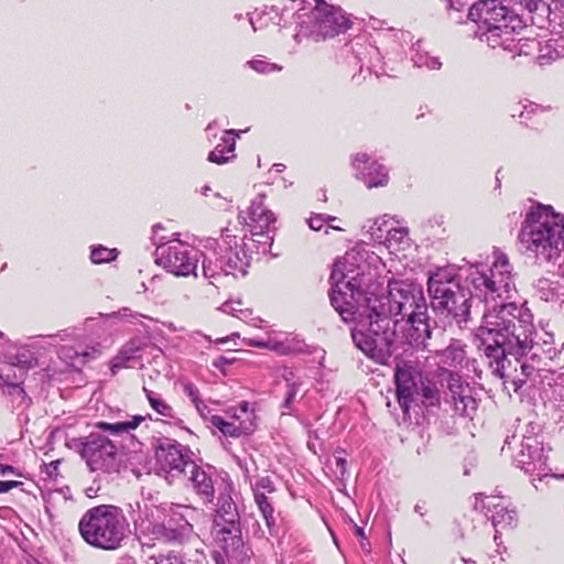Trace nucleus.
Listing matches in <instances>:
<instances>
[{"label": "nucleus", "mask_w": 564, "mask_h": 564, "mask_svg": "<svg viewBox=\"0 0 564 564\" xmlns=\"http://www.w3.org/2000/svg\"><path fill=\"white\" fill-rule=\"evenodd\" d=\"M352 272L346 260L336 261L328 295L345 323L367 326L366 330H351L356 347L379 364H386L399 345L426 348L432 326L422 286L391 281L387 293L377 294L362 289L361 278L349 275Z\"/></svg>", "instance_id": "obj_1"}, {"label": "nucleus", "mask_w": 564, "mask_h": 564, "mask_svg": "<svg viewBox=\"0 0 564 564\" xmlns=\"http://www.w3.org/2000/svg\"><path fill=\"white\" fill-rule=\"evenodd\" d=\"M477 348L492 375L511 378L512 356L519 364L521 377L513 379L516 389L521 388L540 365L554 360L561 351L552 329L541 325L536 328L533 314L527 302L501 303L488 308L476 329Z\"/></svg>", "instance_id": "obj_2"}, {"label": "nucleus", "mask_w": 564, "mask_h": 564, "mask_svg": "<svg viewBox=\"0 0 564 564\" xmlns=\"http://www.w3.org/2000/svg\"><path fill=\"white\" fill-rule=\"evenodd\" d=\"M514 276L508 257L500 251H495L490 268L480 270L477 267L469 273L468 289L460 285L454 268H440L427 282L431 306L437 314L452 317L460 325L469 318L473 297L487 305L492 303V307L508 303L512 293L517 292Z\"/></svg>", "instance_id": "obj_3"}, {"label": "nucleus", "mask_w": 564, "mask_h": 564, "mask_svg": "<svg viewBox=\"0 0 564 564\" xmlns=\"http://www.w3.org/2000/svg\"><path fill=\"white\" fill-rule=\"evenodd\" d=\"M448 10L462 12L468 10V18L477 23L475 36L494 51L511 58L530 55L539 43L524 36L527 25L522 18L500 0H480L469 4L470 0H443Z\"/></svg>", "instance_id": "obj_4"}, {"label": "nucleus", "mask_w": 564, "mask_h": 564, "mask_svg": "<svg viewBox=\"0 0 564 564\" xmlns=\"http://www.w3.org/2000/svg\"><path fill=\"white\" fill-rule=\"evenodd\" d=\"M520 245L536 260L561 263L564 259V219L551 206L531 207L522 223Z\"/></svg>", "instance_id": "obj_5"}, {"label": "nucleus", "mask_w": 564, "mask_h": 564, "mask_svg": "<svg viewBox=\"0 0 564 564\" xmlns=\"http://www.w3.org/2000/svg\"><path fill=\"white\" fill-rule=\"evenodd\" d=\"M232 488L228 487L217 498L213 513L212 533L226 561L234 564L250 562L252 551L246 543L241 530V517L238 506L231 497Z\"/></svg>", "instance_id": "obj_6"}, {"label": "nucleus", "mask_w": 564, "mask_h": 564, "mask_svg": "<svg viewBox=\"0 0 564 564\" xmlns=\"http://www.w3.org/2000/svg\"><path fill=\"white\" fill-rule=\"evenodd\" d=\"M78 530L89 545L102 550H117L127 536L129 522L121 508L100 505L83 514Z\"/></svg>", "instance_id": "obj_7"}, {"label": "nucleus", "mask_w": 564, "mask_h": 564, "mask_svg": "<svg viewBox=\"0 0 564 564\" xmlns=\"http://www.w3.org/2000/svg\"><path fill=\"white\" fill-rule=\"evenodd\" d=\"M69 446L79 454L91 473L113 475L124 467L122 448L99 432L73 438Z\"/></svg>", "instance_id": "obj_8"}, {"label": "nucleus", "mask_w": 564, "mask_h": 564, "mask_svg": "<svg viewBox=\"0 0 564 564\" xmlns=\"http://www.w3.org/2000/svg\"><path fill=\"white\" fill-rule=\"evenodd\" d=\"M161 229L160 224L153 226V241L156 245L155 262L176 276L194 275L197 278L202 251L180 239L164 242L163 238L158 237V230Z\"/></svg>", "instance_id": "obj_9"}, {"label": "nucleus", "mask_w": 564, "mask_h": 564, "mask_svg": "<svg viewBox=\"0 0 564 564\" xmlns=\"http://www.w3.org/2000/svg\"><path fill=\"white\" fill-rule=\"evenodd\" d=\"M547 455L545 454L543 435L541 426L530 422L527 424L520 442L519 451L513 455V464L523 470L524 474L532 477V484L538 489L535 480L542 481L544 478H558L551 474L547 466Z\"/></svg>", "instance_id": "obj_10"}, {"label": "nucleus", "mask_w": 564, "mask_h": 564, "mask_svg": "<svg viewBox=\"0 0 564 564\" xmlns=\"http://www.w3.org/2000/svg\"><path fill=\"white\" fill-rule=\"evenodd\" d=\"M160 509L165 519L152 527V533L158 540L183 544L194 536V529L187 516V513L193 512L189 507L171 503L162 505Z\"/></svg>", "instance_id": "obj_11"}, {"label": "nucleus", "mask_w": 564, "mask_h": 564, "mask_svg": "<svg viewBox=\"0 0 564 564\" xmlns=\"http://www.w3.org/2000/svg\"><path fill=\"white\" fill-rule=\"evenodd\" d=\"M155 464L158 470L166 477H180L186 475L188 467L193 464L192 451L169 437H162L156 441L154 446Z\"/></svg>", "instance_id": "obj_12"}, {"label": "nucleus", "mask_w": 564, "mask_h": 564, "mask_svg": "<svg viewBox=\"0 0 564 564\" xmlns=\"http://www.w3.org/2000/svg\"><path fill=\"white\" fill-rule=\"evenodd\" d=\"M214 243L220 251L227 275L245 276L250 265V257L245 250V245L239 243L237 237L230 235L228 228L223 230L221 241H214Z\"/></svg>", "instance_id": "obj_13"}, {"label": "nucleus", "mask_w": 564, "mask_h": 564, "mask_svg": "<svg viewBox=\"0 0 564 564\" xmlns=\"http://www.w3.org/2000/svg\"><path fill=\"white\" fill-rule=\"evenodd\" d=\"M447 392H445V403L448 404L455 414L463 417H473L476 413L478 403L473 395V388L462 381L457 373L451 372L447 379Z\"/></svg>", "instance_id": "obj_14"}, {"label": "nucleus", "mask_w": 564, "mask_h": 564, "mask_svg": "<svg viewBox=\"0 0 564 564\" xmlns=\"http://www.w3.org/2000/svg\"><path fill=\"white\" fill-rule=\"evenodd\" d=\"M424 377L413 366L398 365L394 371V382L398 403L404 414L409 413L413 399L417 394L419 387Z\"/></svg>", "instance_id": "obj_15"}, {"label": "nucleus", "mask_w": 564, "mask_h": 564, "mask_svg": "<svg viewBox=\"0 0 564 564\" xmlns=\"http://www.w3.org/2000/svg\"><path fill=\"white\" fill-rule=\"evenodd\" d=\"M265 196L259 194L252 202L248 210L249 221L247 225L250 227L252 236L265 237L263 243L273 241V232L275 230V216L264 205Z\"/></svg>", "instance_id": "obj_16"}, {"label": "nucleus", "mask_w": 564, "mask_h": 564, "mask_svg": "<svg viewBox=\"0 0 564 564\" xmlns=\"http://www.w3.org/2000/svg\"><path fill=\"white\" fill-rule=\"evenodd\" d=\"M188 486L204 502L212 503L215 498V477L212 466H199L195 462L188 467Z\"/></svg>", "instance_id": "obj_17"}, {"label": "nucleus", "mask_w": 564, "mask_h": 564, "mask_svg": "<svg viewBox=\"0 0 564 564\" xmlns=\"http://www.w3.org/2000/svg\"><path fill=\"white\" fill-rule=\"evenodd\" d=\"M352 166L356 170V175L360 178L368 188L386 186L389 181L387 169L379 164L365 153L356 154Z\"/></svg>", "instance_id": "obj_18"}, {"label": "nucleus", "mask_w": 564, "mask_h": 564, "mask_svg": "<svg viewBox=\"0 0 564 564\" xmlns=\"http://www.w3.org/2000/svg\"><path fill=\"white\" fill-rule=\"evenodd\" d=\"M149 340L142 337H133L128 340L110 361L111 372L129 367L130 362L140 358V352L148 346Z\"/></svg>", "instance_id": "obj_19"}, {"label": "nucleus", "mask_w": 564, "mask_h": 564, "mask_svg": "<svg viewBox=\"0 0 564 564\" xmlns=\"http://www.w3.org/2000/svg\"><path fill=\"white\" fill-rule=\"evenodd\" d=\"M243 131L229 129L226 130L221 137V143L217 144L208 154V161L216 164H225L231 161L236 154V139L239 138Z\"/></svg>", "instance_id": "obj_20"}, {"label": "nucleus", "mask_w": 564, "mask_h": 564, "mask_svg": "<svg viewBox=\"0 0 564 564\" xmlns=\"http://www.w3.org/2000/svg\"><path fill=\"white\" fill-rule=\"evenodd\" d=\"M487 499L482 508L487 510L486 516L491 520L492 525L501 529L511 528L517 521L516 510L509 509L500 501L495 502V498L487 497Z\"/></svg>", "instance_id": "obj_21"}, {"label": "nucleus", "mask_w": 564, "mask_h": 564, "mask_svg": "<svg viewBox=\"0 0 564 564\" xmlns=\"http://www.w3.org/2000/svg\"><path fill=\"white\" fill-rule=\"evenodd\" d=\"M209 423L224 436L232 438H238L242 435H250L256 427V425L252 423V420H243L239 423H236L235 421H226L220 415H212L209 417Z\"/></svg>", "instance_id": "obj_22"}, {"label": "nucleus", "mask_w": 564, "mask_h": 564, "mask_svg": "<svg viewBox=\"0 0 564 564\" xmlns=\"http://www.w3.org/2000/svg\"><path fill=\"white\" fill-rule=\"evenodd\" d=\"M533 288L535 295L539 296L540 300L560 306L564 304V284L558 280L539 278L534 282Z\"/></svg>", "instance_id": "obj_23"}, {"label": "nucleus", "mask_w": 564, "mask_h": 564, "mask_svg": "<svg viewBox=\"0 0 564 564\" xmlns=\"http://www.w3.org/2000/svg\"><path fill=\"white\" fill-rule=\"evenodd\" d=\"M202 274L210 284L217 285L221 278L227 276L219 249L209 253L202 252Z\"/></svg>", "instance_id": "obj_24"}, {"label": "nucleus", "mask_w": 564, "mask_h": 564, "mask_svg": "<svg viewBox=\"0 0 564 564\" xmlns=\"http://www.w3.org/2000/svg\"><path fill=\"white\" fill-rule=\"evenodd\" d=\"M0 380L2 391L10 397L13 408L26 409L31 404V399L26 395L21 381H9V375H0Z\"/></svg>", "instance_id": "obj_25"}, {"label": "nucleus", "mask_w": 564, "mask_h": 564, "mask_svg": "<svg viewBox=\"0 0 564 564\" xmlns=\"http://www.w3.org/2000/svg\"><path fill=\"white\" fill-rule=\"evenodd\" d=\"M417 394L413 399L412 406H438L441 403V395L436 383L427 378H424L421 382Z\"/></svg>", "instance_id": "obj_26"}, {"label": "nucleus", "mask_w": 564, "mask_h": 564, "mask_svg": "<svg viewBox=\"0 0 564 564\" xmlns=\"http://www.w3.org/2000/svg\"><path fill=\"white\" fill-rule=\"evenodd\" d=\"M129 517L132 520L135 528L150 529L152 524L151 518H153V510L145 501H135L129 503L128 510Z\"/></svg>", "instance_id": "obj_27"}, {"label": "nucleus", "mask_w": 564, "mask_h": 564, "mask_svg": "<svg viewBox=\"0 0 564 564\" xmlns=\"http://www.w3.org/2000/svg\"><path fill=\"white\" fill-rule=\"evenodd\" d=\"M465 345L458 339H452L441 352L442 361L451 367L460 366L466 358Z\"/></svg>", "instance_id": "obj_28"}, {"label": "nucleus", "mask_w": 564, "mask_h": 564, "mask_svg": "<svg viewBox=\"0 0 564 564\" xmlns=\"http://www.w3.org/2000/svg\"><path fill=\"white\" fill-rule=\"evenodd\" d=\"M254 502L261 512L262 517L265 520V524L270 531V533L273 535L276 533V527H275V517H274V508L270 499L267 497L264 492H256L253 495Z\"/></svg>", "instance_id": "obj_29"}, {"label": "nucleus", "mask_w": 564, "mask_h": 564, "mask_svg": "<svg viewBox=\"0 0 564 564\" xmlns=\"http://www.w3.org/2000/svg\"><path fill=\"white\" fill-rule=\"evenodd\" d=\"M144 420L142 415H134L129 421H121V422H115V423H108V422H97L96 427L99 430L109 432L112 435H119L123 433H129L132 430H135L141 422Z\"/></svg>", "instance_id": "obj_30"}, {"label": "nucleus", "mask_w": 564, "mask_h": 564, "mask_svg": "<svg viewBox=\"0 0 564 564\" xmlns=\"http://www.w3.org/2000/svg\"><path fill=\"white\" fill-rule=\"evenodd\" d=\"M411 51V59L416 67H426L427 69L441 68L442 63L440 62L438 57L430 56L427 52L422 50L420 42L413 45Z\"/></svg>", "instance_id": "obj_31"}, {"label": "nucleus", "mask_w": 564, "mask_h": 564, "mask_svg": "<svg viewBox=\"0 0 564 564\" xmlns=\"http://www.w3.org/2000/svg\"><path fill=\"white\" fill-rule=\"evenodd\" d=\"M143 392L150 403V406L160 415L175 419V413L173 408L160 397V394L153 392L152 390L143 387Z\"/></svg>", "instance_id": "obj_32"}, {"label": "nucleus", "mask_w": 564, "mask_h": 564, "mask_svg": "<svg viewBox=\"0 0 564 564\" xmlns=\"http://www.w3.org/2000/svg\"><path fill=\"white\" fill-rule=\"evenodd\" d=\"M242 304L243 303L241 300H229L221 304L220 311L226 314L232 315L241 321H245L251 316L252 311L249 308H243Z\"/></svg>", "instance_id": "obj_33"}, {"label": "nucleus", "mask_w": 564, "mask_h": 564, "mask_svg": "<svg viewBox=\"0 0 564 564\" xmlns=\"http://www.w3.org/2000/svg\"><path fill=\"white\" fill-rule=\"evenodd\" d=\"M118 257L117 249H110L101 245L91 248L90 259L96 264L108 263Z\"/></svg>", "instance_id": "obj_34"}, {"label": "nucleus", "mask_w": 564, "mask_h": 564, "mask_svg": "<svg viewBox=\"0 0 564 564\" xmlns=\"http://www.w3.org/2000/svg\"><path fill=\"white\" fill-rule=\"evenodd\" d=\"M274 13L275 17L279 15V10L274 7L270 8V11L263 10L261 12H253L249 17L250 25L252 26L253 31H257L259 29H263L268 25V21L265 19L267 15Z\"/></svg>", "instance_id": "obj_35"}, {"label": "nucleus", "mask_w": 564, "mask_h": 564, "mask_svg": "<svg viewBox=\"0 0 564 564\" xmlns=\"http://www.w3.org/2000/svg\"><path fill=\"white\" fill-rule=\"evenodd\" d=\"M269 350L274 351L282 356H288V355L299 352L301 349L299 347H296L295 344H293L289 340L281 341V340H271L270 339Z\"/></svg>", "instance_id": "obj_36"}, {"label": "nucleus", "mask_w": 564, "mask_h": 564, "mask_svg": "<svg viewBox=\"0 0 564 564\" xmlns=\"http://www.w3.org/2000/svg\"><path fill=\"white\" fill-rule=\"evenodd\" d=\"M286 393L284 401L282 403L283 414H291L292 413V404L294 402V399L300 390V383L297 382H289L286 384Z\"/></svg>", "instance_id": "obj_37"}, {"label": "nucleus", "mask_w": 564, "mask_h": 564, "mask_svg": "<svg viewBox=\"0 0 564 564\" xmlns=\"http://www.w3.org/2000/svg\"><path fill=\"white\" fill-rule=\"evenodd\" d=\"M247 64L249 65L250 68L260 74H269L282 69V67L278 64L269 63L264 59H251Z\"/></svg>", "instance_id": "obj_38"}, {"label": "nucleus", "mask_w": 564, "mask_h": 564, "mask_svg": "<svg viewBox=\"0 0 564 564\" xmlns=\"http://www.w3.org/2000/svg\"><path fill=\"white\" fill-rule=\"evenodd\" d=\"M11 360V366H18L23 370L31 368L34 364V358L29 351L17 352Z\"/></svg>", "instance_id": "obj_39"}, {"label": "nucleus", "mask_w": 564, "mask_h": 564, "mask_svg": "<svg viewBox=\"0 0 564 564\" xmlns=\"http://www.w3.org/2000/svg\"><path fill=\"white\" fill-rule=\"evenodd\" d=\"M251 488L253 495H256V492L272 494L276 490L273 480L269 476L259 478L253 485H251Z\"/></svg>", "instance_id": "obj_40"}, {"label": "nucleus", "mask_w": 564, "mask_h": 564, "mask_svg": "<svg viewBox=\"0 0 564 564\" xmlns=\"http://www.w3.org/2000/svg\"><path fill=\"white\" fill-rule=\"evenodd\" d=\"M521 6H523L528 11H547L550 9L551 0H516Z\"/></svg>", "instance_id": "obj_41"}, {"label": "nucleus", "mask_w": 564, "mask_h": 564, "mask_svg": "<svg viewBox=\"0 0 564 564\" xmlns=\"http://www.w3.org/2000/svg\"><path fill=\"white\" fill-rule=\"evenodd\" d=\"M336 218L325 214H313L308 219L307 224L312 230H321L326 223L333 221Z\"/></svg>", "instance_id": "obj_42"}, {"label": "nucleus", "mask_w": 564, "mask_h": 564, "mask_svg": "<svg viewBox=\"0 0 564 564\" xmlns=\"http://www.w3.org/2000/svg\"><path fill=\"white\" fill-rule=\"evenodd\" d=\"M184 393L191 399L193 404L197 403L200 399V392L198 388L189 381L182 382Z\"/></svg>", "instance_id": "obj_43"}, {"label": "nucleus", "mask_w": 564, "mask_h": 564, "mask_svg": "<svg viewBox=\"0 0 564 564\" xmlns=\"http://www.w3.org/2000/svg\"><path fill=\"white\" fill-rule=\"evenodd\" d=\"M156 564H191V561H185L182 555L169 553L160 556Z\"/></svg>", "instance_id": "obj_44"}, {"label": "nucleus", "mask_w": 564, "mask_h": 564, "mask_svg": "<svg viewBox=\"0 0 564 564\" xmlns=\"http://www.w3.org/2000/svg\"><path fill=\"white\" fill-rule=\"evenodd\" d=\"M408 229L406 228H392L387 230L386 239L391 243L394 242H402V240L406 237Z\"/></svg>", "instance_id": "obj_45"}, {"label": "nucleus", "mask_w": 564, "mask_h": 564, "mask_svg": "<svg viewBox=\"0 0 564 564\" xmlns=\"http://www.w3.org/2000/svg\"><path fill=\"white\" fill-rule=\"evenodd\" d=\"M118 317L121 319H126L130 322L131 324H137V322H140V317H144L143 315L139 313H133L130 308L123 307L119 310L117 313H115Z\"/></svg>", "instance_id": "obj_46"}, {"label": "nucleus", "mask_w": 564, "mask_h": 564, "mask_svg": "<svg viewBox=\"0 0 564 564\" xmlns=\"http://www.w3.org/2000/svg\"><path fill=\"white\" fill-rule=\"evenodd\" d=\"M46 337L52 338V339H59L62 341L72 340L76 337V329L75 328H65L55 334L47 335Z\"/></svg>", "instance_id": "obj_47"}, {"label": "nucleus", "mask_w": 564, "mask_h": 564, "mask_svg": "<svg viewBox=\"0 0 564 564\" xmlns=\"http://www.w3.org/2000/svg\"><path fill=\"white\" fill-rule=\"evenodd\" d=\"M199 415L207 422H209V417L213 415L212 410L208 408V405L203 401L199 400L197 403L194 404Z\"/></svg>", "instance_id": "obj_48"}, {"label": "nucleus", "mask_w": 564, "mask_h": 564, "mask_svg": "<svg viewBox=\"0 0 564 564\" xmlns=\"http://www.w3.org/2000/svg\"><path fill=\"white\" fill-rule=\"evenodd\" d=\"M22 481L17 480H0V494L10 491L13 488L22 486Z\"/></svg>", "instance_id": "obj_49"}, {"label": "nucleus", "mask_w": 564, "mask_h": 564, "mask_svg": "<svg viewBox=\"0 0 564 564\" xmlns=\"http://www.w3.org/2000/svg\"><path fill=\"white\" fill-rule=\"evenodd\" d=\"M59 460H53L45 465V473L50 478H56L58 476Z\"/></svg>", "instance_id": "obj_50"}, {"label": "nucleus", "mask_w": 564, "mask_h": 564, "mask_svg": "<svg viewBox=\"0 0 564 564\" xmlns=\"http://www.w3.org/2000/svg\"><path fill=\"white\" fill-rule=\"evenodd\" d=\"M239 410L246 416L243 420H252V423L254 424V414L252 411L249 410V402H240Z\"/></svg>", "instance_id": "obj_51"}, {"label": "nucleus", "mask_w": 564, "mask_h": 564, "mask_svg": "<svg viewBox=\"0 0 564 564\" xmlns=\"http://www.w3.org/2000/svg\"><path fill=\"white\" fill-rule=\"evenodd\" d=\"M249 347L265 348L269 349L270 340H258L254 338L245 339Z\"/></svg>", "instance_id": "obj_52"}, {"label": "nucleus", "mask_w": 564, "mask_h": 564, "mask_svg": "<svg viewBox=\"0 0 564 564\" xmlns=\"http://www.w3.org/2000/svg\"><path fill=\"white\" fill-rule=\"evenodd\" d=\"M13 474L15 476H21V473L15 469L13 466L8 464L0 463V475Z\"/></svg>", "instance_id": "obj_53"}, {"label": "nucleus", "mask_w": 564, "mask_h": 564, "mask_svg": "<svg viewBox=\"0 0 564 564\" xmlns=\"http://www.w3.org/2000/svg\"><path fill=\"white\" fill-rule=\"evenodd\" d=\"M354 531H355V534L360 538L361 546L365 549L364 540H366V535H365L364 528H361V527H359L357 524H354Z\"/></svg>", "instance_id": "obj_54"}, {"label": "nucleus", "mask_w": 564, "mask_h": 564, "mask_svg": "<svg viewBox=\"0 0 564 564\" xmlns=\"http://www.w3.org/2000/svg\"><path fill=\"white\" fill-rule=\"evenodd\" d=\"M336 467L340 469V474L344 475L346 470L347 460L344 457H335Z\"/></svg>", "instance_id": "obj_55"}, {"label": "nucleus", "mask_w": 564, "mask_h": 564, "mask_svg": "<svg viewBox=\"0 0 564 564\" xmlns=\"http://www.w3.org/2000/svg\"><path fill=\"white\" fill-rule=\"evenodd\" d=\"M228 414H230V416L232 417V420L236 422V423H239L240 421H243V419L241 417L240 414L237 413V410L236 409H230L227 411Z\"/></svg>", "instance_id": "obj_56"}, {"label": "nucleus", "mask_w": 564, "mask_h": 564, "mask_svg": "<svg viewBox=\"0 0 564 564\" xmlns=\"http://www.w3.org/2000/svg\"><path fill=\"white\" fill-rule=\"evenodd\" d=\"M228 359L224 356H219L217 359L213 361V366L219 368L220 366L228 364Z\"/></svg>", "instance_id": "obj_57"}, {"label": "nucleus", "mask_w": 564, "mask_h": 564, "mask_svg": "<svg viewBox=\"0 0 564 564\" xmlns=\"http://www.w3.org/2000/svg\"><path fill=\"white\" fill-rule=\"evenodd\" d=\"M516 440H517L516 435L507 436L505 444L502 446V452L506 451V448H511V445L513 442H516Z\"/></svg>", "instance_id": "obj_58"}, {"label": "nucleus", "mask_w": 564, "mask_h": 564, "mask_svg": "<svg viewBox=\"0 0 564 564\" xmlns=\"http://www.w3.org/2000/svg\"><path fill=\"white\" fill-rule=\"evenodd\" d=\"M384 224V220L377 219L373 223V226L371 227V230L375 232V229L377 227L378 230L381 231V226Z\"/></svg>", "instance_id": "obj_59"}, {"label": "nucleus", "mask_w": 564, "mask_h": 564, "mask_svg": "<svg viewBox=\"0 0 564 564\" xmlns=\"http://www.w3.org/2000/svg\"><path fill=\"white\" fill-rule=\"evenodd\" d=\"M272 169L276 172V173H282L284 170H285V165L284 164H274L272 166Z\"/></svg>", "instance_id": "obj_60"}, {"label": "nucleus", "mask_w": 564, "mask_h": 564, "mask_svg": "<svg viewBox=\"0 0 564 564\" xmlns=\"http://www.w3.org/2000/svg\"><path fill=\"white\" fill-rule=\"evenodd\" d=\"M414 511H415L416 513H419L420 516H422V517H423V516H424V513H425V512H424V507H423V506H421L420 503H416V505H415V507H414Z\"/></svg>", "instance_id": "obj_61"}, {"label": "nucleus", "mask_w": 564, "mask_h": 564, "mask_svg": "<svg viewBox=\"0 0 564 564\" xmlns=\"http://www.w3.org/2000/svg\"><path fill=\"white\" fill-rule=\"evenodd\" d=\"M494 540H495L496 544L499 546L501 543V535L499 534L498 528H496V534L494 536Z\"/></svg>", "instance_id": "obj_62"}, {"label": "nucleus", "mask_w": 564, "mask_h": 564, "mask_svg": "<svg viewBox=\"0 0 564 564\" xmlns=\"http://www.w3.org/2000/svg\"><path fill=\"white\" fill-rule=\"evenodd\" d=\"M93 492H94V489H93V488H88V489L86 490V495H87L88 497H93Z\"/></svg>", "instance_id": "obj_63"}, {"label": "nucleus", "mask_w": 564, "mask_h": 564, "mask_svg": "<svg viewBox=\"0 0 564 564\" xmlns=\"http://www.w3.org/2000/svg\"><path fill=\"white\" fill-rule=\"evenodd\" d=\"M227 341V338H219L216 340L217 344H225Z\"/></svg>", "instance_id": "obj_64"}]
</instances>
